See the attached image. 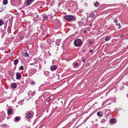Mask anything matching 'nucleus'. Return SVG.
Segmentation results:
<instances>
[{
    "instance_id": "f257e3e1",
    "label": "nucleus",
    "mask_w": 128,
    "mask_h": 128,
    "mask_svg": "<svg viewBox=\"0 0 128 128\" xmlns=\"http://www.w3.org/2000/svg\"><path fill=\"white\" fill-rule=\"evenodd\" d=\"M82 44V40L79 39H77L74 41V45L77 47L80 46Z\"/></svg>"
},
{
    "instance_id": "f03ea898",
    "label": "nucleus",
    "mask_w": 128,
    "mask_h": 128,
    "mask_svg": "<svg viewBox=\"0 0 128 128\" xmlns=\"http://www.w3.org/2000/svg\"><path fill=\"white\" fill-rule=\"evenodd\" d=\"M64 18L68 21H70L72 20H75L76 18L74 16L70 15H66Z\"/></svg>"
},
{
    "instance_id": "7ed1b4c3",
    "label": "nucleus",
    "mask_w": 128,
    "mask_h": 128,
    "mask_svg": "<svg viewBox=\"0 0 128 128\" xmlns=\"http://www.w3.org/2000/svg\"><path fill=\"white\" fill-rule=\"evenodd\" d=\"M104 114H105V117L109 118L110 117V116L111 112L110 110H104Z\"/></svg>"
},
{
    "instance_id": "20e7f679",
    "label": "nucleus",
    "mask_w": 128,
    "mask_h": 128,
    "mask_svg": "<svg viewBox=\"0 0 128 128\" xmlns=\"http://www.w3.org/2000/svg\"><path fill=\"white\" fill-rule=\"evenodd\" d=\"M86 85V84L85 83H81L78 86L80 87V88L81 90H82L84 88Z\"/></svg>"
},
{
    "instance_id": "39448f33",
    "label": "nucleus",
    "mask_w": 128,
    "mask_h": 128,
    "mask_svg": "<svg viewBox=\"0 0 128 128\" xmlns=\"http://www.w3.org/2000/svg\"><path fill=\"white\" fill-rule=\"evenodd\" d=\"M34 0H27L26 3L27 6L30 5L33 2Z\"/></svg>"
},
{
    "instance_id": "423d86ee",
    "label": "nucleus",
    "mask_w": 128,
    "mask_h": 128,
    "mask_svg": "<svg viewBox=\"0 0 128 128\" xmlns=\"http://www.w3.org/2000/svg\"><path fill=\"white\" fill-rule=\"evenodd\" d=\"M120 18L119 17H117L114 20V22H116V24L119 22H120Z\"/></svg>"
},
{
    "instance_id": "0eeeda50",
    "label": "nucleus",
    "mask_w": 128,
    "mask_h": 128,
    "mask_svg": "<svg viewBox=\"0 0 128 128\" xmlns=\"http://www.w3.org/2000/svg\"><path fill=\"white\" fill-rule=\"evenodd\" d=\"M21 75L19 72H17L16 74V78L17 79H19L21 77Z\"/></svg>"
},
{
    "instance_id": "6e6552de",
    "label": "nucleus",
    "mask_w": 128,
    "mask_h": 128,
    "mask_svg": "<svg viewBox=\"0 0 128 128\" xmlns=\"http://www.w3.org/2000/svg\"><path fill=\"white\" fill-rule=\"evenodd\" d=\"M36 70L35 68H33L31 69L30 71V73L32 74H33L36 72Z\"/></svg>"
},
{
    "instance_id": "1a4fd4ad",
    "label": "nucleus",
    "mask_w": 128,
    "mask_h": 128,
    "mask_svg": "<svg viewBox=\"0 0 128 128\" xmlns=\"http://www.w3.org/2000/svg\"><path fill=\"white\" fill-rule=\"evenodd\" d=\"M74 2L72 1H70L69 2L68 6L70 7L72 6L74 4Z\"/></svg>"
},
{
    "instance_id": "9d476101",
    "label": "nucleus",
    "mask_w": 128,
    "mask_h": 128,
    "mask_svg": "<svg viewBox=\"0 0 128 128\" xmlns=\"http://www.w3.org/2000/svg\"><path fill=\"white\" fill-rule=\"evenodd\" d=\"M12 110L11 108L9 109L8 110V114L11 115L12 114Z\"/></svg>"
},
{
    "instance_id": "9b49d317",
    "label": "nucleus",
    "mask_w": 128,
    "mask_h": 128,
    "mask_svg": "<svg viewBox=\"0 0 128 128\" xmlns=\"http://www.w3.org/2000/svg\"><path fill=\"white\" fill-rule=\"evenodd\" d=\"M57 68L56 66V65L50 67V69L51 70H53L56 69Z\"/></svg>"
},
{
    "instance_id": "f8f14e48",
    "label": "nucleus",
    "mask_w": 128,
    "mask_h": 128,
    "mask_svg": "<svg viewBox=\"0 0 128 128\" xmlns=\"http://www.w3.org/2000/svg\"><path fill=\"white\" fill-rule=\"evenodd\" d=\"M11 87L13 88H15L16 87V85L15 83H12L11 84Z\"/></svg>"
},
{
    "instance_id": "ddd939ff",
    "label": "nucleus",
    "mask_w": 128,
    "mask_h": 128,
    "mask_svg": "<svg viewBox=\"0 0 128 128\" xmlns=\"http://www.w3.org/2000/svg\"><path fill=\"white\" fill-rule=\"evenodd\" d=\"M98 116H99L102 117L103 116L102 112H98L97 113Z\"/></svg>"
},
{
    "instance_id": "4468645a",
    "label": "nucleus",
    "mask_w": 128,
    "mask_h": 128,
    "mask_svg": "<svg viewBox=\"0 0 128 128\" xmlns=\"http://www.w3.org/2000/svg\"><path fill=\"white\" fill-rule=\"evenodd\" d=\"M95 16V15L92 12L90 14L89 17L91 18H94Z\"/></svg>"
},
{
    "instance_id": "2eb2a0df",
    "label": "nucleus",
    "mask_w": 128,
    "mask_h": 128,
    "mask_svg": "<svg viewBox=\"0 0 128 128\" xmlns=\"http://www.w3.org/2000/svg\"><path fill=\"white\" fill-rule=\"evenodd\" d=\"M31 116V113L30 112H28V113H27L26 114V117L27 118H28L30 117Z\"/></svg>"
},
{
    "instance_id": "dca6fc26",
    "label": "nucleus",
    "mask_w": 128,
    "mask_h": 128,
    "mask_svg": "<svg viewBox=\"0 0 128 128\" xmlns=\"http://www.w3.org/2000/svg\"><path fill=\"white\" fill-rule=\"evenodd\" d=\"M108 118H107L106 117L105 118L102 119L101 121V122L102 123H104L106 121H107V119Z\"/></svg>"
},
{
    "instance_id": "f3484780",
    "label": "nucleus",
    "mask_w": 128,
    "mask_h": 128,
    "mask_svg": "<svg viewBox=\"0 0 128 128\" xmlns=\"http://www.w3.org/2000/svg\"><path fill=\"white\" fill-rule=\"evenodd\" d=\"M110 38V37L109 36L106 37L105 38V40L106 41L108 40Z\"/></svg>"
},
{
    "instance_id": "a211bd4d",
    "label": "nucleus",
    "mask_w": 128,
    "mask_h": 128,
    "mask_svg": "<svg viewBox=\"0 0 128 128\" xmlns=\"http://www.w3.org/2000/svg\"><path fill=\"white\" fill-rule=\"evenodd\" d=\"M23 56L25 57H28L29 56L27 52L24 53L23 54Z\"/></svg>"
},
{
    "instance_id": "6ab92c4d",
    "label": "nucleus",
    "mask_w": 128,
    "mask_h": 128,
    "mask_svg": "<svg viewBox=\"0 0 128 128\" xmlns=\"http://www.w3.org/2000/svg\"><path fill=\"white\" fill-rule=\"evenodd\" d=\"M18 62V59L15 60L14 61V64L15 65H16L17 64Z\"/></svg>"
},
{
    "instance_id": "aec40b11",
    "label": "nucleus",
    "mask_w": 128,
    "mask_h": 128,
    "mask_svg": "<svg viewBox=\"0 0 128 128\" xmlns=\"http://www.w3.org/2000/svg\"><path fill=\"white\" fill-rule=\"evenodd\" d=\"M20 119V118L19 116L16 117L15 118L14 121H18Z\"/></svg>"
},
{
    "instance_id": "412c9836",
    "label": "nucleus",
    "mask_w": 128,
    "mask_h": 128,
    "mask_svg": "<svg viewBox=\"0 0 128 128\" xmlns=\"http://www.w3.org/2000/svg\"><path fill=\"white\" fill-rule=\"evenodd\" d=\"M99 5L100 4L97 2H95L94 4V5L96 7H97L99 6Z\"/></svg>"
},
{
    "instance_id": "4be33fe9",
    "label": "nucleus",
    "mask_w": 128,
    "mask_h": 128,
    "mask_svg": "<svg viewBox=\"0 0 128 128\" xmlns=\"http://www.w3.org/2000/svg\"><path fill=\"white\" fill-rule=\"evenodd\" d=\"M115 120L113 118H112L110 120V122L112 123H116Z\"/></svg>"
},
{
    "instance_id": "5701e85b",
    "label": "nucleus",
    "mask_w": 128,
    "mask_h": 128,
    "mask_svg": "<svg viewBox=\"0 0 128 128\" xmlns=\"http://www.w3.org/2000/svg\"><path fill=\"white\" fill-rule=\"evenodd\" d=\"M3 4L4 5H6L8 3V1L7 0H4L3 1Z\"/></svg>"
},
{
    "instance_id": "b1692460",
    "label": "nucleus",
    "mask_w": 128,
    "mask_h": 128,
    "mask_svg": "<svg viewBox=\"0 0 128 128\" xmlns=\"http://www.w3.org/2000/svg\"><path fill=\"white\" fill-rule=\"evenodd\" d=\"M48 17L46 16H44L43 17V19L45 20H46L48 19Z\"/></svg>"
},
{
    "instance_id": "393cba45",
    "label": "nucleus",
    "mask_w": 128,
    "mask_h": 128,
    "mask_svg": "<svg viewBox=\"0 0 128 128\" xmlns=\"http://www.w3.org/2000/svg\"><path fill=\"white\" fill-rule=\"evenodd\" d=\"M8 74L12 76H14V74L13 72L12 71L10 72H9Z\"/></svg>"
},
{
    "instance_id": "a878e982",
    "label": "nucleus",
    "mask_w": 128,
    "mask_h": 128,
    "mask_svg": "<svg viewBox=\"0 0 128 128\" xmlns=\"http://www.w3.org/2000/svg\"><path fill=\"white\" fill-rule=\"evenodd\" d=\"M4 23V22L2 20H0V26L2 25Z\"/></svg>"
},
{
    "instance_id": "bb28decb",
    "label": "nucleus",
    "mask_w": 128,
    "mask_h": 128,
    "mask_svg": "<svg viewBox=\"0 0 128 128\" xmlns=\"http://www.w3.org/2000/svg\"><path fill=\"white\" fill-rule=\"evenodd\" d=\"M88 43L90 44L91 45L93 43L92 42V41H91L90 40H88Z\"/></svg>"
},
{
    "instance_id": "cd10ccee",
    "label": "nucleus",
    "mask_w": 128,
    "mask_h": 128,
    "mask_svg": "<svg viewBox=\"0 0 128 128\" xmlns=\"http://www.w3.org/2000/svg\"><path fill=\"white\" fill-rule=\"evenodd\" d=\"M32 91H30L28 93V94L29 95L32 96Z\"/></svg>"
},
{
    "instance_id": "c85d7f7f",
    "label": "nucleus",
    "mask_w": 128,
    "mask_h": 128,
    "mask_svg": "<svg viewBox=\"0 0 128 128\" xmlns=\"http://www.w3.org/2000/svg\"><path fill=\"white\" fill-rule=\"evenodd\" d=\"M116 26H117V25H118V28H121V26H120V23H118V24H117V23H116Z\"/></svg>"
},
{
    "instance_id": "c756f323",
    "label": "nucleus",
    "mask_w": 128,
    "mask_h": 128,
    "mask_svg": "<svg viewBox=\"0 0 128 128\" xmlns=\"http://www.w3.org/2000/svg\"><path fill=\"white\" fill-rule=\"evenodd\" d=\"M20 69L21 70H23L24 69V67L22 66H20Z\"/></svg>"
},
{
    "instance_id": "7c9ffc66",
    "label": "nucleus",
    "mask_w": 128,
    "mask_h": 128,
    "mask_svg": "<svg viewBox=\"0 0 128 128\" xmlns=\"http://www.w3.org/2000/svg\"><path fill=\"white\" fill-rule=\"evenodd\" d=\"M78 65V63H75L74 65L75 66H77Z\"/></svg>"
},
{
    "instance_id": "2f4dec72",
    "label": "nucleus",
    "mask_w": 128,
    "mask_h": 128,
    "mask_svg": "<svg viewBox=\"0 0 128 128\" xmlns=\"http://www.w3.org/2000/svg\"><path fill=\"white\" fill-rule=\"evenodd\" d=\"M35 92L34 91H33V92H32V96L34 95L35 94Z\"/></svg>"
},
{
    "instance_id": "473e14b6",
    "label": "nucleus",
    "mask_w": 128,
    "mask_h": 128,
    "mask_svg": "<svg viewBox=\"0 0 128 128\" xmlns=\"http://www.w3.org/2000/svg\"><path fill=\"white\" fill-rule=\"evenodd\" d=\"M124 88V86H122L121 87H120V90H122Z\"/></svg>"
},
{
    "instance_id": "72a5a7b5",
    "label": "nucleus",
    "mask_w": 128,
    "mask_h": 128,
    "mask_svg": "<svg viewBox=\"0 0 128 128\" xmlns=\"http://www.w3.org/2000/svg\"><path fill=\"white\" fill-rule=\"evenodd\" d=\"M93 50H90L89 52L90 53H92L93 52Z\"/></svg>"
},
{
    "instance_id": "f704fd0d",
    "label": "nucleus",
    "mask_w": 128,
    "mask_h": 128,
    "mask_svg": "<svg viewBox=\"0 0 128 128\" xmlns=\"http://www.w3.org/2000/svg\"><path fill=\"white\" fill-rule=\"evenodd\" d=\"M83 32L84 33H85V34L86 33V31L85 30H84L83 31Z\"/></svg>"
},
{
    "instance_id": "c9c22d12",
    "label": "nucleus",
    "mask_w": 128,
    "mask_h": 128,
    "mask_svg": "<svg viewBox=\"0 0 128 128\" xmlns=\"http://www.w3.org/2000/svg\"><path fill=\"white\" fill-rule=\"evenodd\" d=\"M34 63H32V64H30L31 65H34Z\"/></svg>"
},
{
    "instance_id": "e433bc0d",
    "label": "nucleus",
    "mask_w": 128,
    "mask_h": 128,
    "mask_svg": "<svg viewBox=\"0 0 128 128\" xmlns=\"http://www.w3.org/2000/svg\"><path fill=\"white\" fill-rule=\"evenodd\" d=\"M82 60L83 62H84V60Z\"/></svg>"
},
{
    "instance_id": "4c0bfd02",
    "label": "nucleus",
    "mask_w": 128,
    "mask_h": 128,
    "mask_svg": "<svg viewBox=\"0 0 128 128\" xmlns=\"http://www.w3.org/2000/svg\"><path fill=\"white\" fill-rule=\"evenodd\" d=\"M95 121H98V119H95Z\"/></svg>"
},
{
    "instance_id": "58836bf2",
    "label": "nucleus",
    "mask_w": 128,
    "mask_h": 128,
    "mask_svg": "<svg viewBox=\"0 0 128 128\" xmlns=\"http://www.w3.org/2000/svg\"><path fill=\"white\" fill-rule=\"evenodd\" d=\"M127 85L128 86V82L127 83Z\"/></svg>"
},
{
    "instance_id": "ea45409f",
    "label": "nucleus",
    "mask_w": 128,
    "mask_h": 128,
    "mask_svg": "<svg viewBox=\"0 0 128 128\" xmlns=\"http://www.w3.org/2000/svg\"><path fill=\"white\" fill-rule=\"evenodd\" d=\"M123 36V35H122V36H120V37H121L122 36Z\"/></svg>"
},
{
    "instance_id": "a19ab883",
    "label": "nucleus",
    "mask_w": 128,
    "mask_h": 128,
    "mask_svg": "<svg viewBox=\"0 0 128 128\" xmlns=\"http://www.w3.org/2000/svg\"><path fill=\"white\" fill-rule=\"evenodd\" d=\"M92 115V114H90V116L91 115Z\"/></svg>"
},
{
    "instance_id": "79ce46f5",
    "label": "nucleus",
    "mask_w": 128,
    "mask_h": 128,
    "mask_svg": "<svg viewBox=\"0 0 128 128\" xmlns=\"http://www.w3.org/2000/svg\"><path fill=\"white\" fill-rule=\"evenodd\" d=\"M127 96L128 97V94L127 95Z\"/></svg>"
},
{
    "instance_id": "37998d69",
    "label": "nucleus",
    "mask_w": 128,
    "mask_h": 128,
    "mask_svg": "<svg viewBox=\"0 0 128 128\" xmlns=\"http://www.w3.org/2000/svg\"><path fill=\"white\" fill-rule=\"evenodd\" d=\"M38 16V15H37V16Z\"/></svg>"
},
{
    "instance_id": "c03bdc74",
    "label": "nucleus",
    "mask_w": 128,
    "mask_h": 128,
    "mask_svg": "<svg viewBox=\"0 0 128 128\" xmlns=\"http://www.w3.org/2000/svg\"><path fill=\"white\" fill-rule=\"evenodd\" d=\"M83 52H84V51H83Z\"/></svg>"
},
{
    "instance_id": "a18cd8bd",
    "label": "nucleus",
    "mask_w": 128,
    "mask_h": 128,
    "mask_svg": "<svg viewBox=\"0 0 128 128\" xmlns=\"http://www.w3.org/2000/svg\"><path fill=\"white\" fill-rule=\"evenodd\" d=\"M48 40H47V42H48Z\"/></svg>"
}]
</instances>
